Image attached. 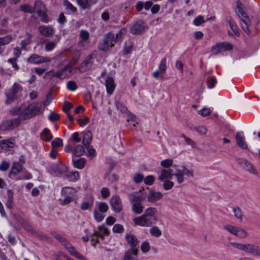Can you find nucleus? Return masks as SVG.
I'll use <instances>...</instances> for the list:
<instances>
[{
  "instance_id": "680f3d73",
  "label": "nucleus",
  "mask_w": 260,
  "mask_h": 260,
  "mask_svg": "<svg viewBox=\"0 0 260 260\" xmlns=\"http://www.w3.org/2000/svg\"><path fill=\"white\" fill-rule=\"evenodd\" d=\"M204 22L205 21L203 16L199 15L194 18L193 21V23L196 26H199L204 23Z\"/></svg>"
},
{
  "instance_id": "49530a36",
  "label": "nucleus",
  "mask_w": 260,
  "mask_h": 260,
  "mask_svg": "<svg viewBox=\"0 0 260 260\" xmlns=\"http://www.w3.org/2000/svg\"><path fill=\"white\" fill-rule=\"evenodd\" d=\"M63 4L67 10H70L72 13H75L77 12V8L74 7L69 1L64 0Z\"/></svg>"
},
{
  "instance_id": "bb28decb",
  "label": "nucleus",
  "mask_w": 260,
  "mask_h": 260,
  "mask_svg": "<svg viewBox=\"0 0 260 260\" xmlns=\"http://www.w3.org/2000/svg\"><path fill=\"white\" fill-rule=\"evenodd\" d=\"M89 33L85 30L82 29L80 31V40L79 44L81 46H85L88 44Z\"/></svg>"
},
{
  "instance_id": "a18cd8bd",
  "label": "nucleus",
  "mask_w": 260,
  "mask_h": 260,
  "mask_svg": "<svg viewBox=\"0 0 260 260\" xmlns=\"http://www.w3.org/2000/svg\"><path fill=\"white\" fill-rule=\"evenodd\" d=\"M149 232L152 236L155 237H158L161 235V231L157 226H154L150 228Z\"/></svg>"
},
{
  "instance_id": "dca6fc26",
  "label": "nucleus",
  "mask_w": 260,
  "mask_h": 260,
  "mask_svg": "<svg viewBox=\"0 0 260 260\" xmlns=\"http://www.w3.org/2000/svg\"><path fill=\"white\" fill-rule=\"evenodd\" d=\"M20 123L19 118L7 120L2 124V128L4 130L11 129L17 127Z\"/></svg>"
},
{
  "instance_id": "f3484780",
  "label": "nucleus",
  "mask_w": 260,
  "mask_h": 260,
  "mask_svg": "<svg viewBox=\"0 0 260 260\" xmlns=\"http://www.w3.org/2000/svg\"><path fill=\"white\" fill-rule=\"evenodd\" d=\"M175 169V172L173 174H181L186 175L188 177H193L192 170H190L184 166L174 165L173 166Z\"/></svg>"
},
{
  "instance_id": "c9c22d12",
  "label": "nucleus",
  "mask_w": 260,
  "mask_h": 260,
  "mask_svg": "<svg viewBox=\"0 0 260 260\" xmlns=\"http://www.w3.org/2000/svg\"><path fill=\"white\" fill-rule=\"evenodd\" d=\"M41 138L43 140L49 142L52 140L53 136L50 133L49 130L48 128H45L43 130L41 134Z\"/></svg>"
},
{
  "instance_id": "4be33fe9",
  "label": "nucleus",
  "mask_w": 260,
  "mask_h": 260,
  "mask_svg": "<svg viewBox=\"0 0 260 260\" xmlns=\"http://www.w3.org/2000/svg\"><path fill=\"white\" fill-rule=\"evenodd\" d=\"M111 204L115 212H119L122 209L121 201L117 196H114L111 199Z\"/></svg>"
},
{
  "instance_id": "de8ad7c7",
  "label": "nucleus",
  "mask_w": 260,
  "mask_h": 260,
  "mask_svg": "<svg viewBox=\"0 0 260 260\" xmlns=\"http://www.w3.org/2000/svg\"><path fill=\"white\" fill-rule=\"evenodd\" d=\"M103 213L98 211L96 209H94L93 215L95 220L97 222H100L104 219L105 216L103 215Z\"/></svg>"
},
{
  "instance_id": "338daca9",
  "label": "nucleus",
  "mask_w": 260,
  "mask_h": 260,
  "mask_svg": "<svg viewBox=\"0 0 260 260\" xmlns=\"http://www.w3.org/2000/svg\"><path fill=\"white\" fill-rule=\"evenodd\" d=\"M133 49V44L130 42H126L124 46V53L128 54L131 52Z\"/></svg>"
},
{
  "instance_id": "4d7b16f0",
  "label": "nucleus",
  "mask_w": 260,
  "mask_h": 260,
  "mask_svg": "<svg viewBox=\"0 0 260 260\" xmlns=\"http://www.w3.org/2000/svg\"><path fill=\"white\" fill-rule=\"evenodd\" d=\"M150 249V243L147 241H144L141 245V249L143 253L148 252Z\"/></svg>"
},
{
  "instance_id": "412c9836",
  "label": "nucleus",
  "mask_w": 260,
  "mask_h": 260,
  "mask_svg": "<svg viewBox=\"0 0 260 260\" xmlns=\"http://www.w3.org/2000/svg\"><path fill=\"white\" fill-rule=\"evenodd\" d=\"M40 34L46 37L52 36L55 31V29L51 25H41L39 27Z\"/></svg>"
},
{
  "instance_id": "aec40b11",
  "label": "nucleus",
  "mask_w": 260,
  "mask_h": 260,
  "mask_svg": "<svg viewBox=\"0 0 260 260\" xmlns=\"http://www.w3.org/2000/svg\"><path fill=\"white\" fill-rule=\"evenodd\" d=\"M237 145L243 149L247 148V145L245 142V139L243 132H238L235 136Z\"/></svg>"
},
{
  "instance_id": "ea45409f",
  "label": "nucleus",
  "mask_w": 260,
  "mask_h": 260,
  "mask_svg": "<svg viewBox=\"0 0 260 260\" xmlns=\"http://www.w3.org/2000/svg\"><path fill=\"white\" fill-rule=\"evenodd\" d=\"M85 162L86 159L82 157L76 160H73V164L75 168L78 169H82L84 167Z\"/></svg>"
},
{
  "instance_id": "2f4dec72",
  "label": "nucleus",
  "mask_w": 260,
  "mask_h": 260,
  "mask_svg": "<svg viewBox=\"0 0 260 260\" xmlns=\"http://www.w3.org/2000/svg\"><path fill=\"white\" fill-rule=\"evenodd\" d=\"M77 3L83 9H86L96 3V0H77Z\"/></svg>"
},
{
  "instance_id": "13d9d810",
  "label": "nucleus",
  "mask_w": 260,
  "mask_h": 260,
  "mask_svg": "<svg viewBox=\"0 0 260 260\" xmlns=\"http://www.w3.org/2000/svg\"><path fill=\"white\" fill-rule=\"evenodd\" d=\"M115 105L117 109L121 112L124 113L127 112V109L123 103L119 102H115Z\"/></svg>"
},
{
  "instance_id": "ddd939ff",
  "label": "nucleus",
  "mask_w": 260,
  "mask_h": 260,
  "mask_svg": "<svg viewBox=\"0 0 260 260\" xmlns=\"http://www.w3.org/2000/svg\"><path fill=\"white\" fill-rule=\"evenodd\" d=\"M109 234L108 229L105 226L102 225L98 227V231H95L91 238L92 245L95 246L96 243L99 242L98 238L104 239L105 236H108Z\"/></svg>"
},
{
  "instance_id": "b1692460",
  "label": "nucleus",
  "mask_w": 260,
  "mask_h": 260,
  "mask_svg": "<svg viewBox=\"0 0 260 260\" xmlns=\"http://www.w3.org/2000/svg\"><path fill=\"white\" fill-rule=\"evenodd\" d=\"M238 163L240 166L252 174H256V170L253 167L251 164L246 159H239Z\"/></svg>"
},
{
  "instance_id": "e433bc0d",
  "label": "nucleus",
  "mask_w": 260,
  "mask_h": 260,
  "mask_svg": "<svg viewBox=\"0 0 260 260\" xmlns=\"http://www.w3.org/2000/svg\"><path fill=\"white\" fill-rule=\"evenodd\" d=\"M92 139V134L91 132H86L83 138V144L85 146H88L91 142Z\"/></svg>"
},
{
  "instance_id": "58836bf2",
  "label": "nucleus",
  "mask_w": 260,
  "mask_h": 260,
  "mask_svg": "<svg viewBox=\"0 0 260 260\" xmlns=\"http://www.w3.org/2000/svg\"><path fill=\"white\" fill-rule=\"evenodd\" d=\"M93 203V198H90L87 201L83 202L80 206V208L83 210H86L91 207Z\"/></svg>"
},
{
  "instance_id": "c756f323",
  "label": "nucleus",
  "mask_w": 260,
  "mask_h": 260,
  "mask_svg": "<svg viewBox=\"0 0 260 260\" xmlns=\"http://www.w3.org/2000/svg\"><path fill=\"white\" fill-rule=\"evenodd\" d=\"M6 206L8 208H12L14 205V192L12 190L9 189L7 192Z\"/></svg>"
},
{
  "instance_id": "0eeeda50",
  "label": "nucleus",
  "mask_w": 260,
  "mask_h": 260,
  "mask_svg": "<svg viewBox=\"0 0 260 260\" xmlns=\"http://www.w3.org/2000/svg\"><path fill=\"white\" fill-rule=\"evenodd\" d=\"M223 229L230 234L240 239H245L249 236V233L247 231L239 226L228 224L224 225Z\"/></svg>"
},
{
  "instance_id": "8fccbe9b",
  "label": "nucleus",
  "mask_w": 260,
  "mask_h": 260,
  "mask_svg": "<svg viewBox=\"0 0 260 260\" xmlns=\"http://www.w3.org/2000/svg\"><path fill=\"white\" fill-rule=\"evenodd\" d=\"M162 181L164 182L163 188L166 190L171 189L174 185V183L170 180V179L165 180Z\"/></svg>"
},
{
  "instance_id": "a878e982",
  "label": "nucleus",
  "mask_w": 260,
  "mask_h": 260,
  "mask_svg": "<svg viewBox=\"0 0 260 260\" xmlns=\"http://www.w3.org/2000/svg\"><path fill=\"white\" fill-rule=\"evenodd\" d=\"M93 54H89L79 67V70L83 72L90 67L93 62Z\"/></svg>"
},
{
  "instance_id": "cd10ccee",
  "label": "nucleus",
  "mask_w": 260,
  "mask_h": 260,
  "mask_svg": "<svg viewBox=\"0 0 260 260\" xmlns=\"http://www.w3.org/2000/svg\"><path fill=\"white\" fill-rule=\"evenodd\" d=\"M138 249H130L128 250L123 256V260H137Z\"/></svg>"
},
{
  "instance_id": "473e14b6",
  "label": "nucleus",
  "mask_w": 260,
  "mask_h": 260,
  "mask_svg": "<svg viewBox=\"0 0 260 260\" xmlns=\"http://www.w3.org/2000/svg\"><path fill=\"white\" fill-rule=\"evenodd\" d=\"M15 143L10 140H6L1 142V146L2 149L6 151H10L14 147Z\"/></svg>"
},
{
  "instance_id": "f257e3e1",
  "label": "nucleus",
  "mask_w": 260,
  "mask_h": 260,
  "mask_svg": "<svg viewBox=\"0 0 260 260\" xmlns=\"http://www.w3.org/2000/svg\"><path fill=\"white\" fill-rule=\"evenodd\" d=\"M156 214V208L148 207L145 210L142 215L133 218V221L135 225L148 228L157 221Z\"/></svg>"
},
{
  "instance_id": "e2e57ef3",
  "label": "nucleus",
  "mask_w": 260,
  "mask_h": 260,
  "mask_svg": "<svg viewBox=\"0 0 260 260\" xmlns=\"http://www.w3.org/2000/svg\"><path fill=\"white\" fill-rule=\"evenodd\" d=\"M212 110L210 108H204L198 111V113L202 116H206L211 114Z\"/></svg>"
},
{
  "instance_id": "774afa93",
  "label": "nucleus",
  "mask_w": 260,
  "mask_h": 260,
  "mask_svg": "<svg viewBox=\"0 0 260 260\" xmlns=\"http://www.w3.org/2000/svg\"><path fill=\"white\" fill-rule=\"evenodd\" d=\"M77 85L74 81H70L67 83V88L69 90L74 91L77 89Z\"/></svg>"
},
{
  "instance_id": "9b49d317",
  "label": "nucleus",
  "mask_w": 260,
  "mask_h": 260,
  "mask_svg": "<svg viewBox=\"0 0 260 260\" xmlns=\"http://www.w3.org/2000/svg\"><path fill=\"white\" fill-rule=\"evenodd\" d=\"M233 45L228 42H223L217 43L212 47L211 53L212 54L217 55L223 52L231 51L233 49Z\"/></svg>"
},
{
  "instance_id": "c85d7f7f",
  "label": "nucleus",
  "mask_w": 260,
  "mask_h": 260,
  "mask_svg": "<svg viewBox=\"0 0 260 260\" xmlns=\"http://www.w3.org/2000/svg\"><path fill=\"white\" fill-rule=\"evenodd\" d=\"M105 86L107 93L109 94H111L115 88V84L112 77H108L106 78Z\"/></svg>"
},
{
  "instance_id": "0e129e2a",
  "label": "nucleus",
  "mask_w": 260,
  "mask_h": 260,
  "mask_svg": "<svg viewBox=\"0 0 260 260\" xmlns=\"http://www.w3.org/2000/svg\"><path fill=\"white\" fill-rule=\"evenodd\" d=\"M114 233H122L124 232L123 226L120 224H116L113 227Z\"/></svg>"
},
{
  "instance_id": "c03bdc74",
  "label": "nucleus",
  "mask_w": 260,
  "mask_h": 260,
  "mask_svg": "<svg viewBox=\"0 0 260 260\" xmlns=\"http://www.w3.org/2000/svg\"><path fill=\"white\" fill-rule=\"evenodd\" d=\"M68 179L71 181L75 182L79 178V174L78 172H72L67 174Z\"/></svg>"
},
{
  "instance_id": "6ab92c4d",
  "label": "nucleus",
  "mask_w": 260,
  "mask_h": 260,
  "mask_svg": "<svg viewBox=\"0 0 260 260\" xmlns=\"http://www.w3.org/2000/svg\"><path fill=\"white\" fill-rule=\"evenodd\" d=\"M146 24L141 21H139L134 24L130 28L131 32L133 34H138L141 32L146 28Z\"/></svg>"
},
{
  "instance_id": "603ef678",
  "label": "nucleus",
  "mask_w": 260,
  "mask_h": 260,
  "mask_svg": "<svg viewBox=\"0 0 260 260\" xmlns=\"http://www.w3.org/2000/svg\"><path fill=\"white\" fill-rule=\"evenodd\" d=\"M167 69V58L164 57L160 61V63L158 66V70H159L162 73H164Z\"/></svg>"
},
{
  "instance_id": "a19ab883",
  "label": "nucleus",
  "mask_w": 260,
  "mask_h": 260,
  "mask_svg": "<svg viewBox=\"0 0 260 260\" xmlns=\"http://www.w3.org/2000/svg\"><path fill=\"white\" fill-rule=\"evenodd\" d=\"M128 198L132 204L135 203L141 202L144 199V197L142 196H138L136 193H132L129 195Z\"/></svg>"
},
{
  "instance_id": "5fc2aeb1",
  "label": "nucleus",
  "mask_w": 260,
  "mask_h": 260,
  "mask_svg": "<svg viewBox=\"0 0 260 260\" xmlns=\"http://www.w3.org/2000/svg\"><path fill=\"white\" fill-rule=\"evenodd\" d=\"M7 62L12 65L14 71H16L19 70V67L17 64V59L16 58H10L7 60Z\"/></svg>"
},
{
  "instance_id": "a211bd4d",
  "label": "nucleus",
  "mask_w": 260,
  "mask_h": 260,
  "mask_svg": "<svg viewBox=\"0 0 260 260\" xmlns=\"http://www.w3.org/2000/svg\"><path fill=\"white\" fill-rule=\"evenodd\" d=\"M163 197L162 193L160 191H156L151 189L147 195V199L149 202L154 203L161 199Z\"/></svg>"
},
{
  "instance_id": "6e6d98bb",
  "label": "nucleus",
  "mask_w": 260,
  "mask_h": 260,
  "mask_svg": "<svg viewBox=\"0 0 260 260\" xmlns=\"http://www.w3.org/2000/svg\"><path fill=\"white\" fill-rule=\"evenodd\" d=\"M217 83V80L215 77L208 78L207 80V86L209 88H213Z\"/></svg>"
},
{
  "instance_id": "7c9ffc66",
  "label": "nucleus",
  "mask_w": 260,
  "mask_h": 260,
  "mask_svg": "<svg viewBox=\"0 0 260 260\" xmlns=\"http://www.w3.org/2000/svg\"><path fill=\"white\" fill-rule=\"evenodd\" d=\"M60 39L59 35L56 36V39L54 41H48L46 43L45 46V49L47 51H50L52 50L56 46L57 43L59 42Z\"/></svg>"
},
{
  "instance_id": "f8f14e48",
  "label": "nucleus",
  "mask_w": 260,
  "mask_h": 260,
  "mask_svg": "<svg viewBox=\"0 0 260 260\" xmlns=\"http://www.w3.org/2000/svg\"><path fill=\"white\" fill-rule=\"evenodd\" d=\"M34 10L35 13L37 14L41 21L44 22H47L48 21L46 12V8L42 2L40 1L36 2Z\"/></svg>"
},
{
  "instance_id": "37998d69",
  "label": "nucleus",
  "mask_w": 260,
  "mask_h": 260,
  "mask_svg": "<svg viewBox=\"0 0 260 260\" xmlns=\"http://www.w3.org/2000/svg\"><path fill=\"white\" fill-rule=\"evenodd\" d=\"M233 211L235 217L239 221H242L243 220V216L241 209L238 207H235L233 208Z\"/></svg>"
},
{
  "instance_id": "393cba45",
  "label": "nucleus",
  "mask_w": 260,
  "mask_h": 260,
  "mask_svg": "<svg viewBox=\"0 0 260 260\" xmlns=\"http://www.w3.org/2000/svg\"><path fill=\"white\" fill-rule=\"evenodd\" d=\"M125 239L127 244L130 246L131 249H136L139 241L137 238L132 234H127L125 236Z\"/></svg>"
},
{
  "instance_id": "423d86ee",
  "label": "nucleus",
  "mask_w": 260,
  "mask_h": 260,
  "mask_svg": "<svg viewBox=\"0 0 260 260\" xmlns=\"http://www.w3.org/2000/svg\"><path fill=\"white\" fill-rule=\"evenodd\" d=\"M236 7L238 9V16L244 23V25L241 24V27L245 32L249 34L250 30L248 27L250 24V20L244 12L243 9V5L240 1H237Z\"/></svg>"
},
{
  "instance_id": "6e6552de",
  "label": "nucleus",
  "mask_w": 260,
  "mask_h": 260,
  "mask_svg": "<svg viewBox=\"0 0 260 260\" xmlns=\"http://www.w3.org/2000/svg\"><path fill=\"white\" fill-rule=\"evenodd\" d=\"M55 238L61 243L71 255L80 260H87L83 255L80 254L70 243L61 236L57 235L55 236Z\"/></svg>"
},
{
  "instance_id": "20e7f679",
  "label": "nucleus",
  "mask_w": 260,
  "mask_h": 260,
  "mask_svg": "<svg viewBox=\"0 0 260 260\" xmlns=\"http://www.w3.org/2000/svg\"><path fill=\"white\" fill-rule=\"evenodd\" d=\"M77 191L71 187H64L61 190L60 203L62 205H67L76 198Z\"/></svg>"
},
{
  "instance_id": "69168bd1",
  "label": "nucleus",
  "mask_w": 260,
  "mask_h": 260,
  "mask_svg": "<svg viewBox=\"0 0 260 260\" xmlns=\"http://www.w3.org/2000/svg\"><path fill=\"white\" fill-rule=\"evenodd\" d=\"M144 176L141 174H137L133 177V180L136 183H139L144 181Z\"/></svg>"
},
{
  "instance_id": "1a4fd4ad",
  "label": "nucleus",
  "mask_w": 260,
  "mask_h": 260,
  "mask_svg": "<svg viewBox=\"0 0 260 260\" xmlns=\"http://www.w3.org/2000/svg\"><path fill=\"white\" fill-rule=\"evenodd\" d=\"M22 90L21 86L18 83H15L12 86L10 91L6 93V104L8 105L16 99L17 94L20 93Z\"/></svg>"
},
{
  "instance_id": "7ed1b4c3",
  "label": "nucleus",
  "mask_w": 260,
  "mask_h": 260,
  "mask_svg": "<svg viewBox=\"0 0 260 260\" xmlns=\"http://www.w3.org/2000/svg\"><path fill=\"white\" fill-rule=\"evenodd\" d=\"M231 246L235 249L255 256L260 257V247L251 243L233 242Z\"/></svg>"
},
{
  "instance_id": "3c124183",
  "label": "nucleus",
  "mask_w": 260,
  "mask_h": 260,
  "mask_svg": "<svg viewBox=\"0 0 260 260\" xmlns=\"http://www.w3.org/2000/svg\"><path fill=\"white\" fill-rule=\"evenodd\" d=\"M31 41V36L28 34L26 39L22 40L20 42V45L22 49H24L26 46L30 44Z\"/></svg>"
},
{
  "instance_id": "39448f33",
  "label": "nucleus",
  "mask_w": 260,
  "mask_h": 260,
  "mask_svg": "<svg viewBox=\"0 0 260 260\" xmlns=\"http://www.w3.org/2000/svg\"><path fill=\"white\" fill-rule=\"evenodd\" d=\"M73 68L69 64L66 65L62 69H59L56 72L50 70L45 73L44 78H48L56 77L60 79L66 78L72 73Z\"/></svg>"
},
{
  "instance_id": "4468645a",
  "label": "nucleus",
  "mask_w": 260,
  "mask_h": 260,
  "mask_svg": "<svg viewBox=\"0 0 260 260\" xmlns=\"http://www.w3.org/2000/svg\"><path fill=\"white\" fill-rule=\"evenodd\" d=\"M22 170V165L19 162H14L9 174V177L16 180H21V178H20V176H18V174L21 172Z\"/></svg>"
},
{
  "instance_id": "9d476101",
  "label": "nucleus",
  "mask_w": 260,
  "mask_h": 260,
  "mask_svg": "<svg viewBox=\"0 0 260 260\" xmlns=\"http://www.w3.org/2000/svg\"><path fill=\"white\" fill-rule=\"evenodd\" d=\"M114 34L112 32H108L104 37V39L99 42L98 48L100 50L105 51L112 47L114 44Z\"/></svg>"
},
{
  "instance_id": "09e8293b",
  "label": "nucleus",
  "mask_w": 260,
  "mask_h": 260,
  "mask_svg": "<svg viewBox=\"0 0 260 260\" xmlns=\"http://www.w3.org/2000/svg\"><path fill=\"white\" fill-rule=\"evenodd\" d=\"M74 155L76 156H81L84 152L83 147L81 145H77L73 150Z\"/></svg>"
},
{
  "instance_id": "f03ea898",
  "label": "nucleus",
  "mask_w": 260,
  "mask_h": 260,
  "mask_svg": "<svg viewBox=\"0 0 260 260\" xmlns=\"http://www.w3.org/2000/svg\"><path fill=\"white\" fill-rule=\"evenodd\" d=\"M44 106L42 103L34 102L23 110L19 109L16 112L11 111L13 114H19L24 119H27L42 114L44 111Z\"/></svg>"
},
{
  "instance_id": "864d4df0",
  "label": "nucleus",
  "mask_w": 260,
  "mask_h": 260,
  "mask_svg": "<svg viewBox=\"0 0 260 260\" xmlns=\"http://www.w3.org/2000/svg\"><path fill=\"white\" fill-rule=\"evenodd\" d=\"M173 160L172 159H165L160 161V165L164 168H168L173 165Z\"/></svg>"
},
{
  "instance_id": "f704fd0d",
  "label": "nucleus",
  "mask_w": 260,
  "mask_h": 260,
  "mask_svg": "<svg viewBox=\"0 0 260 260\" xmlns=\"http://www.w3.org/2000/svg\"><path fill=\"white\" fill-rule=\"evenodd\" d=\"M126 29L124 28L121 29L116 34L115 37L114 36V43L122 42L124 37L126 34Z\"/></svg>"
},
{
  "instance_id": "bf43d9fd",
  "label": "nucleus",
  "mask_w": 260,
  "mask_h": 260,
  "mask_svg": "<svg viewBox=\"0 0 260 260\" xmlns=\"http://www.w3.org/2000/svg\"><path fill=\"white\" fill-rule=\"evenodd\" d=\"M155 181V178L153 175H148L145 178L144 177V183L148 185H152Z\"/></svg>"
},
{
  "instance_id": "052dcab7",
  "label": "nucleus",
  "mask_w": 260,
  "mask_h": 260,
  "mask_svg": "<svg viewBox=\"0 0 260 260\" xmlns=\"http://www.w3.org/2000/svg\"><path fill=\"white\" fill-rule=\"evenodd\" d=\"M53 148L60 147L63 145L62 140L61 138H55L51 143Z\"/></svg>"
},
{
  "instance_id": "2eb2a0df",
  "label": "nucleus",
  "mask_w": 260,
  "mask_h": 260,
  "mask_svg": "<svg viewBox=\"0 0 260 260\" xmlns=\"http://www.w3.org/2000/svg\"><path fill=\"white\" fill-rule=\"evenodd\" d=\"M51 58L48 56H40L34 54L27 58V61L30 63L40 64L44 62H48L51 61Z\"/></svg>"
},
{
  "instance_id": "4c0bfd02",
  "label": "nucleus",
  "mask_w": 260,
  "mask_h": 260,
  "mask_svg": "<svg viewBox=\"0 0 260 260\" xmlns=\"http://www.w3.org/2000/svg\"><path fill=\"white\" fill-rule=\"evenodd\" d=\"M143 206L141 202L135 203L132 204V210L136 214H139L143 211Z\"/></svg>"
},
{
  "instance_id": "79ce46f5",
  "label": "nucleus",
  "mask_w": 260,
  "mask_h": 260,
  "mask_svg": "<svg viewBox=\"0 0 260 260\" xmlns=\"http://www.w3.org/2000/svg\"><path fill=\"white\" fill-rule=\"evenodd\" d=\"M96 207L97 210L102 213L106 212L109 209L108 205L105 202H97Z\"/></svg>"
},
{
  "instance_id": "5701e85b",
  "label": "nucleus",
  "mask_w": 260,
  "mask_h": 260,
  "mask_svg": "<svg viewBox=\"0 0 260 260\" xmlns=\"http://www.w3.org/2000/svg\"><path fill=\"white\" fill-rule=\"evenodd\" d=\"M173 175V170L172 169H162L160 171L158 179L160 181L171 179Z\"/></svg>"
},
{
  "instance_id": "72a5a7b5",
  "label": "nucleus",
  "mask_w": 260,
  "mask_h": 260,
  "mask_svg": "<svg viewBox=\"0 0 260 260\" xmlns=\"http://www.w3.org/2000/svg\"><path fill=\"white\" fill-rule=\"evenodd\" d=\"M14 37L12 35H8L5 36L0 37V47L7 45L10 44L14 39Z\"/></svg>"
}]
</instances>
